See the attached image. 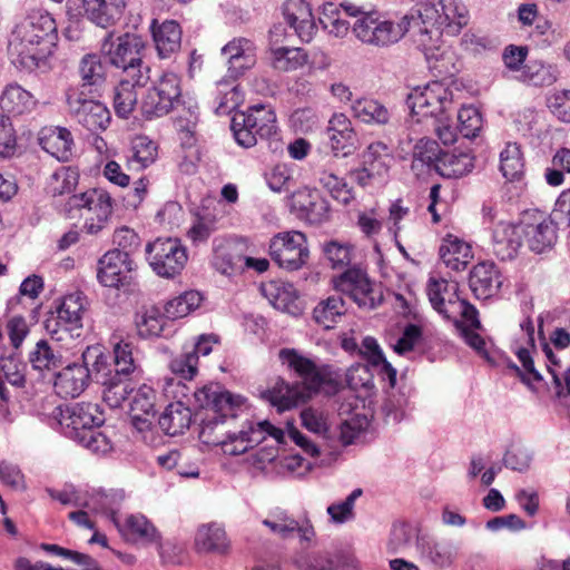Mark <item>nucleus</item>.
Returning <instances> with one entry per match:
<instances>
[{
	"mask_svg": "<svg viewBox=\"0 0 570 570\" xmlns=\"http://www.w3.org/2000/svg\"><path fill=\"white\" fill-rule=\"evenodd\" d=\"M399 21L365 16L354 27L355 37L363 43L389 47L399 42L411 29L416 28L414 41L428 60H439L444 55L441 37L456 36L468 23V11L459 0H430L416 11Z\"/></svg>",
	"mask_w": 570,
	"mask_h": 570,
	"instance_id": "obj_1",
	"label": "nucleus"
},
{
	"mask_svg": "<svg viewBox=\"0 0 570 570\" xmlns=\"http://www.w3.org/2000/svg\"><path fill=\"white\" fill-rule=\"evenodd\" d=\"M59 36L55 18L42 9H33L11 31L8 53L14 66L26 71L51 69L50 60Z\"/></svg>",
	"mask_w": 570,
	"mask_h": 570,
	"instance_id": "obj_2",
	"label": "nucleus"
},
{
	"mask_svg": "<svg viewBox=\"0 0 570 570\" xmlns=\"http://www.w3.org/2000/svg\"><path fill=\"white\" fill-rule=\"evenodd\" d=\"M197 404L207 409L208 413L202 420L199 439L208 445L220 446L225 454V444L235 443V432L226 430V419L237 416V411L244 405L240 395H233L217 384L206 385L195 392Z\"/></svg>",
	"mask_w": 570,
	"mask_h": 570,
	"instance_id": "obj_3",
	"label": "nucleus"
},
{
	"mask_svg": "<svg viewBox=\"0 0 570 570\" xmlns=\"http://www.w3.org/2000/svg\"><path fill=\"white\" fill-rule=\"evenodd\" d=\"M406 105L413 115L434 119V131L444 145L456 141V130L450 117L453 92L444 82L432 81L424 87L413 88L407 95Z\"/></svg>",
	"mask_w": 570,
	"mask_h": 570,
	"instance_id": "obj_4",
	"label": "nucleus"
},
{
	"mask_svg": "<svg viewBox=\"0 0 570 570\" xmlns=\"http://www.w3.org/2000/svg\"><path fill=\"white\" fill-rule=\"evenodd\" d=\"M63 210L70 218L78 213L83 218L82 230L96 236L107 228L114 212V200L107 190L91 188L68 197Z\"/></svg>",
	"mask_w": 570,
	"mask_h": 570,
	"instance_id": "obj_5",
	"label": "nucleus"
},
{
	"mask_svg": "<svg viewBox=\"0 0 570 570\" xmlns=\"http://www.w3.org/2000/svg\"><path fill=\"white\" fill-rule=\"evenodd\" d=\"M230 129L239 146L250 148L257 144V138L273 139L277 136L276 115L267 106L255 105L247 111H236Z\"/></svg>",
	"mask_w": 570,
	"mask_h": 570,
	"instance_id": "obj_6",
	"label": "nucleus"
},
{
	"mask_svg": "<svg viewBox=\"0 0 570 570\" xmlns=\"http://www.w3.org/2000/svg\"><path fill=\"white\" fill-rule=\"evenodd\" d=\"M86 303L81 292L71 293L62 298L56 314L46 321V330L52 341L69 345L80 336Z\"/></svg>",
	"mask_w": 570,
	"mask_h": 570,
	"instance_id": "obj_7",
	"label": "nucleus"
},
{
	"mask_svg": "<svg viewBox=\"0 0 570 570\" xmlns=\"http://www.w3.org/2000/svg\"><path fill=\"white\" fill-rule=\"evenodd\" d=\"M336 291L350 296L360 308L374 309L383 302V292L365 271L353 267L333 278Z\"/></svg>",
	"mask_w": 570,
	"mask_h": 570,
	"instance_id": "obj_8",
	"label": "nucleus"
},
{
	"mask_svg": "<svg viewBox=\"0 0 570 570\" xmlns=\"http://www.w3.org/2000/svg\"><path fill=\"white\" fill-rule=\"evenodd\" d=\"M146 258L158 276L173 278L185 267L187 253L177 238H157L147 244Z\"/></svg>",
	"mask_w": 570,
	"mask_h": 570,
	"instance_id": "obj_9",
	"label": "nucleus"
},
{
	"mask_svg": "<svg viewBox=\"0 0 570 570\" xmlns=\"http://www.w3.org/2000/svg\"><path fill=\"white\" fill-rule=\"evenodd\" d=\"M180 78L174 72H165L159 80L147 90L141 101V111L147 119L168 115L180 104Z\"/></svg>",
	"mask_w": 570,
	"mask_h": 570,
	"instance_id": "obj_10",
	"label": "nucleus"
},
{
	"mask_svg": "<svg viewBox=\"0 0 570 570\" xmlns=\"http://www.w3.org/2000/svg\"><path fill=\"white\" fill-rule=\"evenodd\" d=\"M269 255L282 268L299 269L309 256L305 234L298 230L277 233L269 242Z\"/></svg>",
	"mask_w": 570,
	"mask_h": 570,
	"instance_id": "obj_11",
	"label": "nucleus"
},
{
	"mask_svg": "<svg viewBox=\"0 0 570 570\" xmlns=\"http://www.w3.org/2000/svg\"><path fill=\"white\" fill-rule=\"evenodd\" d=\"M58 410V423L61 432L73 441L79 439L81 434L90 433L91 430L105 422L99 405L95 403L80 402Z\"/></svg>",
	"mask_w": 570,
	"mask_h": 570,
	"instance_id": "obj_12",
	"label": "nucleus"
},
{
	"mask_svg": "<svg viewBox=\"0 0 570 570\" xmlns=\"http://www.w3.org/2000/svg\"><path fill=\"white\" fill-rule=\"evenodd\" d=\"M279 358L301 379V389L305 393H316L322 385L332 381L328 366L317 365L313 360L303 356L295 350L283 348L279 351Z\"/></svg>",
	"mask_w": 570,
	"mask_h": 570,
	"instance_id": "obj_13",
	"label": "nucleus"
},
{
	"mask_svg": "<svg viewBox=\"0 0 570 570\" xmlns=\"http://www.w3.org/2000/svg\"><path fill=\"white\" fill-rule=\"evenodd\" d=\"M523 237L534 253L552 248L558 238V226L552 216L541 212L527 214L521 222Z\"/></svg>",
	"mask_w": 570,
	"mask_h": 570,
	"instance_id": "obj_14",
	"label": "nucleus"
},
{
	"mask_svg": "<svg viewBox=\"0 0 570 570\" xmlns=\"http://www.w3.org/2000/svg\"><path fill=\"white\" fill-rule=\"evenodd\" d=\"M101 52L108 58L110 65L116 68L140 61L145 43L142 39L134 33H124L114 39V33L106 35L100 46Z\"/></svg>",
	"mask_w": 570,
	"mask_h": 570,
	"instance_id": "obj_15",
	"label": "nucleus"
},
{
	"mask_svg": "<svg viewBox=\"0 0 570 570\" xmlns=\"http://www.w3.org/2000/svg\"><path fill=\"white\" fill-rule=\"evenodd\" d=\"M67 105L71 116L90 131L105 130L110 122V111L104 104L76 90L68 91Z\"/></svg>",
	"mask_w": 570,
	"mask_h": 570,
	"instance_id": "obj_16",
	"label": "nucleus"
},
{
	"mask_svg": "<svg viewBox=\"0 0 570 570\" xmlns=\"http://www.w3.org/2000/svg\"><path fill=\"white\" fill-rule=\"evenodd\" d=\"M267 436L275 440L276 443H282L284 439L283 430L275 428L268 421H249L243 425L242 430L235 432V443L225 444V454L240 455L262 443Z\"/></svg>",
	"mask_w": 570,
	"mask_h": 570,
	"instance_id": "obj_17",
	"label": "nucleus"
},
{
	"mask_svg": "<svg viewBox=\"0 0 570 570\" xmlns=\"http://www.w3.org/2000/svg\"><path fill=\"white\" fill-rule=\"evenodd\" d=\"M342 12L350 17H356L357 20L355 22L370 14L381 19L376 13L367 11L365 7L358 6L352 1L345 0L341 2L340 6H336L332 2L325 3L320 17V23L328 32V35L336 38H344L350 31V23L342 18ZM354 27L355 26H353L352 30L355 35Z\"/></svg>",
	"mask_w": 570,
	"mask_h": 570,
	"instance_id": "obj_18",
	"label": "nucleus"
},
{
	"mask_svg": "<svg viewBox=\"0 0 570 570\" xmlns=\"http://www.w3.org/2000/svg\"><path fill=\"white\" fill-rule=\"evenodd\" d=\"M291 210L301 220L318 225L330 217L328 202L317 189L304 187L296 190L291 198Z\"/></svg>",
	"mask_w": 570,
	"mask_h": 570,
	"instance_id": "obj_19",
	"label": "nucleus"
},
{
	"mask_svg": "<svg viewBox=\"0 0 570 570\" xmlns=\"http://www.w3.org/2000/svg\"><path fill=\"white\" fill-rule=\"evenodd\" d=\"M132 269L131 257L119 249H112L98 261L97 278L102 286L119 288L127 283L128 274Z\"/></svg>",
	"mask_w": 570,
	"mask_h": 570,
	"instance_id": "obj_20",
	"label": "nucleus"
},
{
	"mask_svg": "<svg viewBox=\"0 0 570 570\" xmlns=\"http://www.w3.org/2000/svg\"><path fill=\"white\" fill-rule=\"evenodd\" d=\"M335 156L347 157L358 148V138L351 120L344 114H334L326 129Z\"/></svg>",
	"mask_w": 570,
	"mask_h": 570,
	"instance_id": "obj_21",
	"label": "nucleus"
},
{
	"mask_svg": "<svg viewBox=\"0 0 570 570\" xmlns=\"http://www.w3.org/2000/svg\"><path fill=\"white\" fill-rule=\"evenodd\" d=\"M282 10L295 35L302 41L309 42L317 29L309 3L305 0H286Z\"/></svg>",
	"mask_w": 570,
	"mask_h": 570,
	"instance_id": "obj_22",
	"label": "nucleus"
},
{
	"mask_svg": "<svg viewBox=\"0 0 570 570\" xmlns=\"http://www.w3.org/2000/svg\"><path fill=\"white\" fill-rule=\"evenodd\" d=\"M262 523L267 527L273 534L282 539H288L297 533L302 543H311L315 537V530L309 520L299 523L285 511L271 513Z\"/></svg>",
	"mask_w": 570,
	"mask_h": 570,
	"instance_id": "obj_23",
	"label": "nucleus"
},
{
	"mask_svg": "<svg viewBox=\"0 0 570 570\" xmlns=\"http://www.w3.org/2000/svg\"><path fill=\"white\" fill-rule=\"evenodd\" d=\"M227 57L228 73L232 78L242 76L256 63V46L246 38H235L222 48Z\"/></svg>",
	"mask_w": 570,
	"mask_h": 570,
	"instance_id": "obj_24",
	"label": "nucleus"
},
{
	"mask_svg": "<svg viewBox=\"0 0 570 570\" xmlns=\"http://www.w3.org/2000/svg\"><path fill=\"white\" fill-rule=\"evenodd\" d=\"M522 237L521 223H498L492 232L493 254L501 261L513 259L522 245Z\"/></svg>",
	"mask_w": 570,
	"mask_h": 570,
	"instance_id": "obj_25",
	"label": "nucleus"
},
{
	"mask_svg": "<svg viewBox=\"0 0 570 570\" xmlns=\"http://www.w3.org/2000/svg\"><path fill=\"white\" fill-rule=\"evenodd\" d=\"M90 370L87 366L72 363L56 374L53 387L56 393L63 397H77L88 386Z\"/></svg>",
	"mask_w": 570,
	"mask_h": 570,
	"instance_id": "obj_26",
	"label": "nucleus"
},
{
	"mask_svg": "<svg viewBox=\"0 0 570 570\" xmlns=\"http://www.w3.org/2000/svg\"><path fill=\"white\" fill-rule=\"evenodd\" d=\"M469 284L476 298L487 299L499 292L502 279L494 263L482 262L471 271Z\"/></svg>",
	"mask_w": 570,
	"mask_h": 570,
	"instance_id": "obj_27",
	"label": "nucleus"
},
{
	"mask_svg": "<svg viewBox=\"0 0 570 570\" xmlns=\"http://www.w3.org/2000/svg\"><path fill=\"white\" fill-rule=\"evenodd\" d=\"M115 525L127 541L150 544L158 543L160 538L155 525L139 513L129 514L124 521L120 518H115Z\"/></svg>",
	"mask_w": 570,
	"mask_h": 570,
	"instance_id": "obj_28",
	"label": "nucleus"
},
{
	"mask_svg": "<svg viewBox=\"0 0 570 570\" xmlns=\"http://www.w3.org/2000/svg\"><path fill=\"white\" fill-rule=\"evenodd\" d=\"M85 16L98 27L116 24L124 14L127 0H82Z\"/></svg>",
	"mask_w": 570,
	"mask_h": 570,
	"instance_id": "obj_29",
	"label": "nucleus"
},
{
	"mask_svg": "<svg viewBox=\"0 0 570 570\" xmlns=\"http://www.w3.org/2000/svg\"><path fill=\"white\" fill-rule=\"evenodd\" d=\"M42 149L60 161H68L72 156L73 139L71 132L63 127H45L39 134Z\"/></svg>",
	"mask_w": 570,
	"mask_h": 570,
	"instance_id": "obj_30",
	"label": "nucleus"
},
{
	"mask_svg": "<svg viewBox=\"0 0 570 570\" xmlns=\"http://www.w3.org/2000/svg\"><path fill=\"white\" fill-rule=\"evenodd\" d=\"M151 33L158 56L161 59L170 58L179 51L181 46V29L174 20H166L160 24L156 20L151 23Z\"/></svg>",
	"mask_w": 570,
	"mask_h": 570,
	"instance_id": "obj_31",
	"label": "nucleus"
},
{
	"mask_svg": "<svg viewBox=\"0 0 570 570\" xmlns=\"http://www.w3.org/2000/svg\"><path fill=\"white\" fill-rule=\"evenodd\" d=\"M37 106L33 95L17 82L8 83L0 95L3 115L21 116L31 112Z\"/></svg>",
	"mask_w": 570,
	"mask_h": 570,
	"instance_id": "obj_32",
	"label": "nucleus"
},
{
	"mask_svg": "<svg viewBox=\"0 0 570 570\" xmlns=\"http://www.w3.org/2000/svg\"><path fill=\"white\" fill-rule=\"evenodd\" d=\"M195 546L200 552L226 554L229 551L230 541L224 527L213 522L197 529Z\"/></svg>",
	"mask_w": 570,
	"mask_h": 570,
	"instance_id": "obj_33",
	"label": "nucleus"
},
{
	"mask_svg": "<svg viewBox=\"0 0 570 570\" xmlns=\"http://www.w3.org/2000/svg\"><path fill=\"white\" fill-rule=\"evenodd\" d=\"M440 257L446 267L462 271L473 258L471 246L454 235H446L440 246Z\"/></svg>",
	"mask_w": 570,
	"mask_h": 570,
	"instance_id": "obj_34",
	"label": "nucleus"
},
{
	"mask_svg": "<svg viewBox=\"0 0 570 570\" xmlns=\"http://www.w3.org/2000/svg\"><path fill=\"white\" fill-rule=\"evenodd\" d=\"M158 156V146L149 137L139 135L132 138L127 165L132 170H144L154 164Z\"/></svg>",
	"mask_w": 570,
	"mask_h": 570,
	"instance_id": "obj_35",
	"label": "nucleus"
},
{
	"mask_svg": "<svg viewBox=\"0 0 570 570\" xmlns=\"http://www.w3.org/2000/svg\"><path fill=\"white\" fill-rule=\"evenodd\" d=\"M459 285L456 282H449L444 278L431 277L428 282L426 293L432 307L445 318V311L449 302L460 299L458 296Z\"/></svg>",
	"mask_w": 570,
	"mask_h": 570,
	"instance_id": "obj_36",
	"label": "nucleus"
},
{
	"mask_svg": "<svg viewBox=\"0 0 570 570\" xmlns=\"http://www.w3.org/2000/svg\"><path fill=\"white\" fill-rule=\"evenodd\" d=\"M261 292L274 308L288 313L293 312L297 295L292 284L271 281L261 286Z\"/></svg>",
	"mask_w": 570,
	"mask_h": 570,
	"instance_id": "obj_37",
	"label": "nucleus"
},
{
	"mask_svg": "<svg viewBox=\"0 0 570 570\" xmlns=\"http://www.w3.org/2000/svg\"><path fill=\"white\" fill-rule=\"evenodd\" d=\"M351 110L353 117L368 125H385L391 118L389 109L383 104L367 97L352 101Z\"/></svg>",
	"mask_w": 570,
	"mask_h": 570,
	"instance_id": "obj_38",
	"label": "nucleus"
},
{
	"mask_svg": "<svg viewBox=\"0 0 570 570\" xmlns=\"http://www.w3.org/2000/svg\"><path fill=\"white\" fill-rule=\"evenodd\" d=\"M473 166V157L469 153L442 151L435 163V171L445 178H459L470 173Z\"/></svg>",
	"mask_w": 570,
	"mask_h": 570,
	"instance_id": "obj_39",
	"label": "nucleus"
},
{
	"mask_svg": "<svg viewBox=\"0 0 570 570\" xmlns=\"http://www.w3.org/2000/svg\"><path fill=\"white\" fill-rule=\"evenodd\" d=\"M191 412L181 402L170 403L159 417L160 429L168 435H177L189 428Z\"/></svg>",
	"mask_w": 570,
	"mask_h": 570,
	"instance_id": "obj_40",
	"label": "nucleus"
},
{
	"mask_svg": "<svg viewBox=\"0 0 570 570\" xmlns=\"http://www.w3.org/2000/svg\"><path fill=\"white\" fill-rule=\"evenodd\" d=\"M308 399L309 393H305L301 389V385H288L284 381L277 382L275 386L268 391V400L278 411L289 410Z\"/></svg>",
	"mask_w": 570,
	"mask_h": 570,
	"instance_id": "obj_41",
	"label": "nucleus"
},
{
	"mask_svg": "<svg viewBox=\"0 0 570 570\" xmlns=\"http://www.w3.org/2000/svg\"><path fill=\"white\" fill-rule=\"evenodd\" d=\"M345 302L340 295H332L321 301L313 309L314 321L326 330H330L345 314Z\"/></svg>",
	"mask_w": 570,
	"mask_h": 570,
	"instance_id": "obj_42",
	"label": "nucleus"
},
{
	"mask_svg": "<svg viewBox=\"0 0 570 570\" xmlns=\"http://www.w3.org/2000/svg\"><path fill=\"white\" fill-rule=\"evenodd\" d=\"M441 149L436 141L431 139H420L413 150L412 170L416 175L424 174L425 171L435 170V163L441 156Z\"/></svg>",
	"mask_w": 570,
	"mask_h": 570,
	"instance_id": "obj_43",
	"label": "nucleus"
},
{
	"mask_svg": "<svg viewBox=\"0 0 570 570\" xmlns=\"http://www.w3.org/2000/svg\"><path fill=\"white\" fill-rule=\"evenodd\" d=\"M361 159L362 165L376 179L384 178L387 175L391 157L387 153V147L383 142L370 144L363 151Z\"/></svg>",
	"mask_w": 570,
	"mask_h": 570,
	"instance_id": "obj_44",
	"label": "nucleus"
},
{
	"mask_svg": "<svg viewBox=\"0 0 570 570\" xmlns=\"http://www.w3.org/2000/svg\"><path fill=\"white\" fill-rule=\"evenodd\" d=\"M445 318L452 320L458 330L480 328L481 323L476 308L465 299H455L449 302V308L445 311Z\"/></svg>",
	"mask_w": 570,
	"mask_h": 570,
	"instance_id": "obj_45",
	"label": "nucleus"
},
{
	"mask_svg": "<svg viewBox=\"0 0 570 570\" xmlns=\"http://www.w3.org/2000/svg\"><path fill=\"white\" fill-rule=\"evenodd\" d=\"M82 87H100L106 79L105 66L97 53H87L79 61Z\"/></svg>",
	"mask_w": 570,
	"mask_h": 570,
	"instance_id": "obj_46",
	"label": "nucleus"
},
{
	"mask_svg": "<svg viewBox=\"0 0 570 570\" xmlns=\"http://www.w3.org/2000/svg\"><path fill=\"white\" fill-rule=\"evenodd\" d=\"M272 65L281 71H292L302 68L307 62V55L297 47L272 48Z\"/></svg>",
	"mask_w": 570,
	"mask_h": 570,
	"instance_id": "obj_47",
	"label": "nucleus"
},
{
	"mask_svg": "<svg viewBox=\"0 0 570 570\" xmlns=\"http://www.w3.org/2000/svg\"><path fill=\"white\" fill-rule=\"evenodd\" d=\"M29 361L35 370L49 371L62 364V355L56 346L45 340H40L33 351L30 352Z\"/></svg>",
	"mask_w": 570,
	"mask_h": 570,
	"instance_id": "obj_48",
	"label": "nucleus"
},
{
	"mask_svg": "<svg viewBox=\"0 0 570 570\" xmlns=\"http://www.w3.org/2000/svg\"><path fill=\"white\" fill-rule=\"evenodd\" d=\"M523 167L520 146L514 142L507 144L500 153V170L503 177L510 181L518 180L523 174Z\"/></svg>",
	"mask_w": 570,
	"mask_h": 570,
	"instance_id": "obj_49",
	"label": "nucleus"
},
{
	"mask_svg": "<svg viewBox=\"0 0 570 570\" xmlns=\"http://www.w3.org/2000/svg\"><path fill=\"white\" fill-rule=\"evenodd\" d=\"M360 353L367 360V362L373 367L381 366L382 371L387 375L391 387L395 385L396 371L385 360L384 354L380 348L377 341L374 337L366 336L365 338H363L362 345L360 347Z\"/></svg>",
	"mask_w": 570,
	"mask_h": 570,
	"instance_id": "obj_50",
	"label": "nucleus"
},
{
	"mask_svg": "<svg viewBox=\"0 0 570 570\" xmlns=\"http://www.w3.org/2000/svg\"><path fill=\"white\" fill-rule=\"evenodd\" d=\"M317 181L335 200L343 205H348L354 199L353 189L347 183L328 170L320 171Z\"/></svg>",
	"mask_w": 570,
	"mask_h": 570,
	"instance_id": "obj_51",
	"label": "nucleus"
},
{
	"mask_svg": "<svg viewBox=\"0 0 570 570\" xmlns=\"http://www.w3.org/2000/svg\"><path fill=\"white\" fill-rule=\"evenodd\" d=\"M202 302V295L196 291H188L168 301L164 307L165 316L176 320L187 316L196 309Z\"/></svg>",
	"mask_w": 570,
	"mask_h": 570,
	"instance_id": "obj_52",
	"label": "nucleus"
},
{
	"mask_svg": "<svg viewBox=\"0 0 570 570\" xmlns=\"http://www.w3.org/2000/svg\"><path fill=\"white\" fill-rule=\"evenodd\" d=\"M166 318L165 313L163 314L158 307L146 308L136 320L139 336L144 338L159 336L164 330Z\"/></svg>",
	"mask_w": 570,
	"mask_h": 570,
	"instance_id": "obj_53",
	"label": "nucleus"
},
{
	"mask_svg": "<svg viewBox=\"0 0 570 570\" xmlns=\"http://www.w3.org/2000/svg\"><path fill=\"white\" fill-rule=\"evenodd\" d=\"M217 105L215 107V112L219 116L230 114L244 100V96L239 87L236 85L230 86L225 80H222L217 83Z\"/></svg>",
	"mask_w": 570,
	"mask_h": 570,
	"instance_id": "obj_54",
	"label": "nucleus"
},
{
	"mask_svg": "<svg viewBox=\"0 0 570 570\" xmlns=\"http://www.w3.org/2000/svg\"><path fill=\"white\" fill-rule=\"evenodd\" d=\"M156 414V391L147 385L142 384L136 391L130 402V416L137 417V415L155 416Z\"/></svg>",
	"mask_w": 570,
	"mask_h": 570,
	"instance_id": "obj_55",
	"label": "nucleus"
},
{
	"mask_svg": "<svg viewBox=\"0 0 570 570\" xmlns=\"http://www.w3.org/2000/svg\"><path fill=\"white\" fill-rule=\"evenodd\" d=\"M456 134L460 132L464 138H474L482 128V116L473 106L462 107L458 111V127H453Z\"/></svg>",
	"mask_w": 570,
	"mask_h": 570,
	"instance_id": "obj_56",
	"label": "nucleus"
},
{
	"mask_svg": "<svg viewBox=\"0 0 570 570\" xmlns=\"http://www.w3.org/2000/svg\"><path fill=\"white\" fill-rule=\"evenodd\" d=\"M77 184V171L69 167H62L50 176L47 184V190L52 196H60L72 191Z\"/></svg>",
	"mask_w": 570,
	"mask_h": 570,
	"instance_id": "obj_57",
	"label": "nucleus"
},
{
	"mask_svg": "<svg viewBox=\"0 0 570 570\" xmlns=\"http://www.w3.org/2000/svg\"><path fill=\"white\" fill-rule=\"evenodd\" d=\"M138 101L136 89L127 81H120L115 88L114 108L121 118H127L135 109Z\"/></svg>",
	"mask_w": 570,
	"mask_h": 570,
	"instance_id": "obj_58",
	"label": "nucleus"
},
{
	"mask_svg": "<svg viewBox=\"0 0 570 570\" xmlns=\"http://www.w3.org/2000/svg\"><path fill=\"white\" fill-rule=\"evenodd\" d=\"M114 363L116 376H128L136 368L134 345L127 341H120L114 346Z\"/></svg>",
	"mask_w": 570,
	"mask_h": 570,
	"instance_id": "obj_59",
	"label": "nucleus"
},
{
	"mask_svg": "<svg viewBox=\"0 0 570 570\" xmlns=\"http://www.w3.org/2000/svg\"><path fill=\"white\" fill-rule=\"evenodd\" d=\"M362 489L353 490L344 501L332 503L327 507V514L331 521L336 524H343L354 519L355 501L362 495Z\"/></svg>",
	"mask_w": 570,
	"mask_h": 570,
	"instance_id": "obj_60",
	"label": "nucleus"
},
{
	"mask_svg": "<svg viewBox=\"0 0 570 570\" xmlns=\"http://www.w3.org/2000/svg\"><path fill=\"white\" fill-rule=\"evenodd\" d=\"M407 404L409 400L404 393L395 391L389 393L382 405L385 422L400 423L405 417Z\"/></svg>",
	"mask_w": 570,
	"mask_h": 570,
	"instance_id": "obj_61",
	"label": "nucleus"
},
{
	"mask_svg": "<svg viewBox=\"0 0 570 570\" xmlns=\"http://www.w3.org/2000/svg\"><path fill=\"white\" fill-rule=\"evenodd\" d=\"M184 345L179 355L175 356L170 363V371L183 380H193L198 372L197 355H193Z\"/></svg>",
	"mask_w": 570,
	"mask_h": 570,
	"instance_id": "obj_62",
	"label": "nucleus"
},
{
	"mask_svg": "<svg viewBox=\"0 0 570 570\" xmlns=\"http://www.w3.org/2000/svg\"><path fill=\"white\" fill-rule=\"evenodd\" d=\"M426 557L434 566L446 568L456 557V547L450 541L434 542L429 547Z\"/></svg>",
	"mask_w": 570,
	"mask_h": 570,
	"instance_id": "obj_63",
	"label": "nucleus"
},
{
	"mask_svg": "<svg viewBox=\"0 0 570 570\" xmlns=\"http://www.w3.org/2000/svg\"><path fill=\"white\" fill-rule=\"evenodd\" d=\"M549 110L561 121L570 122V90H554L547 98Z\"/></svg>",
	"mask_w": 570,
	"mask_h": 570,
	"instance_id": "obj_64",
	"label": "nucleus"
}]
</instances>
